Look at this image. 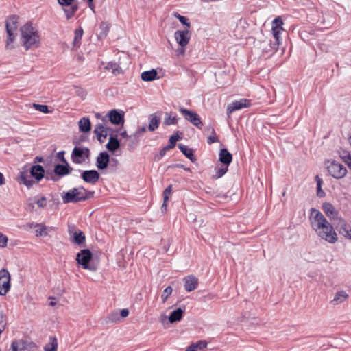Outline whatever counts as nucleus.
I'll use <instances>...</instances> for the list:
<instances>
[{"instance_id": "393cba45", "label": "nucleus", "mask_w": 351, "mask_h": 351, "mask_svg": "<svg viewBox=\"0 0 351 351\" xmlns=\"http://www.w3.org/2000/svg\"><path fill=\"white\" fill-rule=\"evenodd\" d=\"M127 141L128 150L130 152H134L139 143V138L137 135V132H134L132 135H130L127 139Z\"/></svg>"}, {"instance_id": "1a4fd4ad", "label": "nucleus", "mask_w": 351, "mask_h": 351, "mask_svg": "<svg viewBox=\"0 0 351 351\" xmlns=\"http://www.w3.org/2000/svg\"><path fill=\"white\" fill-rule=\"evenodd\" d=\"M10 289V275L5 269L0 270V295H5Z\"/></svg>"}, {"instance_id": "680f3d73", "label": "nucleus", "mask_w": 351, "mask_h": 351, "mask_svg": "<svg viewBox=\"0 0 351 351\" xmlns=\"http://www.w3.org/2000/svg\"><path fill=\"white\" fill-rule=\"evenodd\" d=\"M11 349L12 351H21L18 345L17 340H13L11 343Z\"/></svg>"}, {"instance_id": "79ce46f5", "label": "nucleus", "mask_w": 351, "mask_h": 351, "mask_svg": "<svg viewBox=\"0 0 351 351\" xmlns=\"http://www.w3.org/2000/svg\"><path fill=\"white\" fill-rule=\"evenodd\" d=\"M315 180L317 182V195L322 197L325 195V192L322 189V180L318 176H316Z\"/></svg>"}, {"instance_id": "f3484780", "label": "nucleus", "mask_w": 351, "mask_h": 351, "mask_svg": "<svg viewBox=\"0 0 351 351\" xmlns=\"http://www.w3.org/2000/svg\"><path fill=\"white\" fill-rule=\"evenodd\" d=\"M72 171L73 168L69 166L68 162L64 165H56L53 169L54 173L61 177L70 174Z\"/></svg>"}, {"instance_id": "c9c22d12", "label": "nucleus", "mask_w": 351, "mask_h": 351, "mask_svg": "<svg viewBox=\"0 0 351 351\" xmlns=\"http://www.w3.org/2000/svg\"><path fill=\"white\" fill-rule=\"evenodd\" d=\"M83 29L82 27L76 29L74 32V39L73 45L74 47H79L81 44V40L83 36Z\"/></svg>"}, {"instance_id": "f8f14e48", "label": "nucleus", "mask_w": 351, "mask_h": 351, "mask_svg": "<svg viewBox=\"0 0 351 351\" xmlns=\"http://www.w3.org/2000/svg\"><path fill=\"white\" fill-rule=\"evenodd\" d=\"M99 173L96 170H86L82 171L81 178L87 183L95 184L99 179Z\"/></svg>"}, {"instance_id": "4c0bfd02", "label": "nucleus", "mask_w": 351, "mask_h": 351, "mask_svg": "<svg viewBox=\"0 0 351 351\" xmlns=\"http://www.w3.org/2000/svg\"><path fill=\"white\" fill-rule=\"evenodd\" d=\"M178 132H179L178 131L176 134L170 136L169 140V144L166 145L169 149H172L173 148H174L176 145V142L181 139V137H180L178 135Z\"/></svg>"}, {"instance_id": "13d9d810", "label": "nucleus", "mask_w": 351, "mask_h": 351, "mask_svg": "<svg viewBox=\"0 0 351 351\" xmlns=\"http://www.w3.org/2000/svg\"><path fill=\"white\" fill-rule=\"evenodd\" d=\"M46 197H42L40 199H38L36 201V204L38 206V207L40 208H44L45 206H46Z\"/></svg>"}, {"instance_id": "5701e85b", "label": "nucleus", "mask_w": 351, "mask_h": 351, "mask_svg": "<svg viewBox=\"0 0 351 351\" xmlns=\"http://www.w3.org/2000/svg\"><path fill=\"white\" fill-rule=\"evenodd\" d=\"M106 146L107 149L111 152H114L117 150L120 147V142L117 138V136L111 135L109 138V141Z\"/></svg>"}, {"instance_id": "c756f323", "label": "nucleus", "mask_w": 351, "mask_h": 351, "mask_svg": "<svg viewBox=\"0 0 351 351\" xmlns=\"http://www.w3.org/2000/svg\"><path fill=\"white\" fill-rule=\"evenodd\" d=\"M149 120L148 130L154 132L158 128L160 119L155 114H152L149 116Z\"/></svg>"}, {"instance_id": "f03ea898", "label": "nucleus", "mask_w": 351, "mask_h": 351, "mask_svg": "<svg viewBox=\"0 0 351 351\" xmlns=\"http://www.w3.org/2000/svg\"><path fill=\"white\" fill-rule=\"evenodd\" d=\"M22 45L26 49L37 47L40 42L38 32L31 23H26L21 27Z\"/></svg>"}, {"instance_id": "b1692460", "label": "nucleus", "mask_w": 351, "mask_h": 351, "mask_svg": "<svg viewBox=\"0 0 351 351\" xmlns=\"http://www.w3.org/2000/svg\"><path fill=\"white\" fill-rule=\"evenodd\" d=\"M17 342L21 351H32L36 347L34 342L27 340L20 339Z\"/></svg>"}, {"instance_id": "4d7b16f0", "label": "nucleus", "mask_w": 351, "mask_h": 351, "mask_svg": "<svg viewBox=\"0 0 351 351\" xmlns=\"http://www.w3.org/2000/svg\"><path fill=\"white\" fill-rule=\"evenodd\" d=\"M218 141H219V139H218L217 136H216V134L209 136L207 139V143L209 145H210L213 143L218 142Z\"/></svg>"}, {"instance_id": "c03bdc74", "label": "nucleus", "mask_w": 351, "mask_h": 351, "mask_svg": "<svg viewBox=\"0 0 351 351\" xmlns=\"http://www.w3.org/2000/svg\"><path fill=\"white\" fill-rule=\"evenodd\" d=\"M173 15H174L175 17H176L179 20V21L182 24H183L184 25L186 26L187 27H190V23L189 22V19L186 17L180 15L178 12H175L173 14Z\"/></svg>"}, {"instance_id": "8fccbe9b", "label": "nucleus", "mask_w": 351, "mask_h": 351, "mask_svg": "<svg viewBox=\"0 0 351 351\" xmlns=\"http://www.w3.org/2000/svg\"><path fill=\"white\" fill-rule=\"evenodd\" d=\"M7 325V319L3 313H0V331L3 332Z\"/></svg>"}, {"instance_id": "423d86ee", "label": "nucleus", "mask_w": 351, "mask_h": 351, "mask_svg": "<svg viewBox=\"0 0 351 351\" xmlns=\"http://www.w3.org/2000/svg\"><path fill=\"white\" fill-rule=\"evenodd\" d=\"M90 149L88 147L75 146L71 153V160L73 163L82 164L90 156Z\"/></svg>"}, {"instance_id": "2f4dec72", "label": "nucleus", "mask_w": 351, "mask_h": 351, "mask_svg": "<svg viewBox=\"0 0 351 351\" xmlns=\"http://www.w3.org/2000/svg\"><path fill=\"white\" fill-rule=\"evenodd\" d=\"M157 74V71L155 69L146 71L141 73V79L145 82H151L156 78Z\"/></svg>"}, {"instance_id": "6e6d98bb", "label": "nucleus", "mask_w": 351, "mask_h": 351, "mask_svg": "<svg viewBox=\"0 0 351 351\" xmlns=\"http://www.w3.org/2000/svg\"><path fill=\"white\" fill-rule=\"evenodd\" d=\"M83 196H84V201H86L88 199L93 198L95 194L94 191H86L84 189V191H83Z\"/></svg>"}, {"instance_id": "4be33fe9", "label": "nucleus", "mask_w": 351, "mask_h": 351, "mask_svg": "<svg viewBox=\"0 0 351 351\" xmlns=\"http://www.w3.org/2000/svg\"><path fill=\"white\" fill-rule=\"evenodd\" d=\"M322 208L326 216L328 217L330 219H334L337 217L338 212L330 203H324Z\"/></svg>"}, {"instance_id": "052dcab7", "label": "nucleus", "mask_w": 351, "mask_h": 351, "mask_svg": "<svg viewBox=\"0 0 351 351\" xmlns=\"http://www.w3.org/2000/svg\"><path fill=\"white\" fill-rule=\"evenodd\" d=\"M64 154H65V152L64 151H61V152H59L58 154H57V157L60 159V161H62L63 163H66L67 160H66V158H64Z\"/></svg>"}, {"instance_id": "bf43d9fd", "label": "nucleus", "mask_w": 351, "mask_h": 351, "mask_svg": "<svg viewBox=\"0 0 351 351\" xmlns=\"http://www.w3.org/2000/svg\"><path fill=\"white\" fill-rule=\"evenodd\" d=\"M273 23L274 24V25L273 27H282L281 26L283 25V21L281 19V18L280 16H278L273 21Z\"/></svg>"}, {"instance_id": "5fc2aeb1", "label": "nucleus", "mask_w": 351, "mask_h": 351, "mask_svg": "<svg viewBox=\"0 0 351 351\" xmlns=\"http://www.w3.org/2000/svg\"><path fill=\"white\" fill-rule=\"evenodd\" d=\"M193 344L195 345L197 350H202L204 348H206L207 346V342L204 340H199Z\"/></svg>"}, {"instance_id": "6ab92c4d", "label": "nucleus", "mask_w": 351, "mask_h": 351, "mask_svg": "<svg viewBox=\"0 0 351 351\" xmlns=\"http://www.w3.org/2000/svg\"><path fill=\"white\" fill-rule=\"evenodd\" d=\"M30 175L37 181L41 180L45 177V169L42 165H32L29 169Z\"/></svg>"}, {"instance_id": "ddd939ff", "label": "nucleus", "mask_w": 351, "mask_h": 351, "mask_svg": "<svg viewBox=\"0 0 351 351\" xmlns=\"http://www.w3.org/2000/svg\"><path fill=\"white\" fill-rule=\"evenodd\" d=\"M74 0H58L59 4L62 6H69V8L64 9L66 17L67 19H71L78 10V5L77 4L73 5Z\"/></svg>"}, {"instance_id": "72a5a7b5", "label": "nucleus", "mask_w": 351, "mask_h": 351, "mask_svg": "<svg viewBox=\"0 0 351 351\" xmlns=\"http://www.w3.org/2000/svg\"><path fill=\"white\" fill-rule=\"evenodd\" d=\"M105 69L112 70V73L114 75H117L123 73V70L120 66L114 62H109L105 66Z\"/></svg>"}, {"instance_id": "c85d7f7f", "label": "nucleus", "mask_w": 351, "mask_h": 351, "mask_svg": "<svg viewBox=\"0 0 351 351\" xmlns=\"http://www.w3.org/2000/svg\"><path fill=\"white\" fill-rule=\"evenodd\" d=\"M79 129L82 132H88L91 130L90 121L87 117H82L78 122Z\"/></svg>"}, {"instance_id": "a18cd8bd", "label": "nucleus", "mask_w": 351, "mask_h": 351, "mask_svg": "<svg viewBox=\"0 0 351 351\" xmlns=\"http://www.w3.org/2000/svg\"><path fill=\"white\" fill-rule=\"evenodd\" d=\"M173 289L171 286L167 287L165 290L163 291V293L161 295V298L162 299V302L165 303L169 296L172 293Z\"/></svg>"}, {"instance_id": "412c9836", "label": "nucleus", "mask_w": 351, "mask_h": 351, "mask_svg": "<svg viewBox=\"0 0 351 351\" xmlns=\"http://www.w3.org/2000/svg\"><path fill=\"white\" fill-rule=\"evenodd\" d=\"M219 160L224 165L228 166L232 160V155L226 148H223L219 152Z\"/></svg>"}, {"instance_id": "ea45409f", "label": "nucleus", "mask_w": 351, "mask_h": 351, "mask_svg": "<svg viewBox=\"0 0 351 351\" xmlns=\"http://www.w3.org/2000/svg\"><path fill=\"white\" fill-rule=\"evenodd\" d=\"M172 191V185L168 186L163 191V204L162 205V209L165 208L167 206V202L169 200V196Z\"/></svg>"}, {"instance_id": "a878e982", "label": "nucleus", "mask_w": 351, "mask_h": 351, "mask_svg": "<svg viewBox=\"0 0 351 351\" xmlns=\"http://www.w3.org/2000/svg\"><path fill=\"white\" fill-rule=\"evenodd\" d=\"M184 313V310L182 309L181 308H178L173 311L169 316V322L174 323L180 321L183 317Z\"/></svg>"}, {"instance_id": "cd10ccee", "label": "nucleus", "mask_w": 351, "mask_h": 351, "mask_svg": "<svg viewBox=\"0 0 351 351\" xmlns=\"http://www.w3.org/2000/svg\"><path fill=\"white\" fill-rule=\"evenodd\" d=\"M348 298V294L343 290L337 291L331 303L334 305H337L342 303Z\"/></svg>"}, {"instance_id": "0e129e2a", "label": "nucleus", "mask_w": 351, "mask_h": 351, "mask_svg": "<svg viewBox=\"0 0 351 351\" xmlns=\"http://www.w3.org/2000/svg\"><path fill=\"white\" fill-rule=\"evenodd\" d=\"M119 313L120 317H126L129 315V311L128 308H123Z\"/></svg>"}, {"instance_id": "e433bc0d", "label": "nucleus", "mask_w": 351, "mask_h": 351, "mask_svg": "<svg viewBox=\"0 0 351 351\" xmlns=\"http://www.w3.org/2000/svg\"><path fill=\"white\" fill-rule=\"evenodd\" d=\"M171 113L166 112V117L164 119V125H176L178 123V118L176 116L172 117Z\"/></svg>"}, {"instance_id": "603ef678", "label": "nucleus", "mask_w": 351, "mask_h": 351, "mask_svg": "<svg viewBox=\"0 0 351 351\" xmlns=\"http://www.w3.org/2000/svg\"><path fill=\"white\" fill-rule=\"evenodd\" d=\"M170 150L167 146H165L160 151L159 154L155 156V160L159 161L164 157L167 151Z\"/></svg>"}, {"instance_id": "6e6552de", "label": "nucleus", "mask_w": 351, "mask_h": 351, "mask_svg": "<svg viewBox=\"0 0 351 351\" xmlns=\"http://www.w3.org/2000/svg\"><path fill=\"white\" fill-rule=\"evenodd\" d=\"M327 169L329 174L336 179H341L343 178L347 173V169L346 167L336 161H332L327 167Z\"/></svg>"}, {"instance_id": "9d476101", "label": "nucleus", "mask_w": 351, "mask_h": 351, "mask_svg": "<svg viewBox=\"0 0 351 351\" xmlns=\"http://www.w3.org/2000/svg\"><path fill=\"white\" fill-rule=\"evenodd\" d=\"M250 105L251 101L249 99H241L239 100H236L228 105L227 108V114L229 115L236 110L250 107Z\"/></svg>"}, {"instance_id": "09e8293b", "label": "nucleus", "mask_w": 351, "mask_h": 351, "mask_svg": "<svg viewBox=\"0 0 351 351\" xmlns=\"http://www.w3.org/2000/svg\"><path fill=\"white\" fill-rule=\"evenodd\" d=\"M35 227L39 228L36 230V237L42 236L43 234V233H45V235L47 234V232H45L46 227L45 226L39 224V223H36L35 225Z\"/></svg>"}, {"instance_id": "a19ab883", "label": "nucleus", "mask_w": 351, "mask_h": 351, "mask_svg": "<svg viewBox=\"0 0 351 351\" xmlns=\"http://www.w3.org/2000/svg\"><path fill=\"white\" fill-rule=\"evenodd\" d=\"M107 319V323H117L120 321L121 317L119 316V312L117 311H115L110 313Z\"/></svg>"}, {"instance_id": "338daca9", "label": "nucleus", "mask_w": 351, "mask_h": 351, "mask_svg": "<svg viewBox=\"0 0 351 351\" xmlns=\"http://www.w3.org/2000/svg\"><path fill=\"white\" fill-rule=\"evenodd\" d=\"M185 351H197V350L196 349L195 345L192 343L186 349Z\"/></svg>"}, {"instance_id": "f257e3e1", "label": "nucleus", "mask_w": 351, "mask_h": 351, "mask_svg": "<svg viewBox=\"0 0 351 351\" xmlns=\"http://www.w3.org/2000/svg\"><path fill=\"white\" fill-rule=\"evenodd\" d=\"M310 220L312 228L322 239L330 243H335L337 241L338 237L333 226L320 211L311 208Z\"/></svg>"}, {"instance_id": "a211bd4d", "label": "nucleus", "mask_w": 351, "mask_h": 351, "mask_svg": "<svg viewBox=\"0 0 351 351\" xmlns=\"http://www.w3.org/2000/svg\"><path fill=\"white\" fill-rule=\"evenodd\" d=\"M109 119L114 125L123 124L124 123V114L117 110H112L109 112Z\"/></svg>"}, {"instance_id": "9b49d317", "label": "nucleus", "mask_w": 351, "mask_h": 351, "mask_svg": "<svg viewBox=\"0 0 351 351\" xmlns=\"http://www.w3.org/2000/svg\"><path fill=\"white\" fill-rule=\"evenodd\" d=\"M336 229L339 231V234H342L346 239L351 240V226L345 219L342 218L338 219Z\"/></svg>"}, {"instance_id": "0eeeda50", "label": "nucleus", "mask_w": 351, "mask_h": 351, "mask_svg": "<svg viewBox=\"0 0 351 351\" xmlns=\"http://www.w3.org/2000/svg\"><path fill=\"white\" fill-rule=\"evenodd\" d=\"M179 111L184 116L185 119L199 129H202L203 123L200 117L195 112L189 110L182 106L179 107Z\"/></svg>"}, {"instance_id": "69168bd1", "label": "nucleus", "mask_w": 351, "mask_h": 351, "mask_svg": "<svg viewBox=\"0 0 351 351\" xmlns=\"http://www.w3.org/2000/svg\"><path fill=\"white\" fill-rule=\"evenodd\" d=\"M206 131L207 132L210 133L211 134H215V131L213 127L211 125H209L206 127Z\"/></svg>"}, {"instance_id": "aec40b11", "label": "nucleus", "mask_w": 351, "mask_h": 351, "mask_svg": "<svg viewBox=\"0 0 351 351\" xmlns=\"http://www.w3.org/2000/svg\"><path fill=\"white\" fill-rule=\"evenodd\" d=\"M107 130H108V128H105L101 123H99L95 126L94 133L96 134L97 140L101 143H104V139H106L107 137Z\"/></svg>"}, {"instance_id": "2eb2a0df", "label": "nucleus", "mask_w": 351, "mask_h": 351, "mask_svg": "<svg viewBox=\"0 0 351 351\" xmlns=\"http://www.w3.org/2000/svg\"><path fill=\"white\" fill-rule=\"evenodd\" d=\"M184 282V289L191 292L197 288L198 278L193 275H189L183 278Z\"/></svg>"}, {"instance_id": "864d4df0", "label": "nucleus", "mask_w": 351, "mask_h": 351, "mask_svg": "<svg viewBox=\"0 0 351 351\" xmlns=\"http://www.w3.org/2000/svg\"><path fill=\"white\" fill-rule=\"evenodd\" d=\"M8 239L7 236L0 232V247H5L7 246Z\"/></svg>"}, {"instance_id": "4468645a", "label": "nucleus", "mask_w": 351, "mask_h": 351, "mask_svg": "<svg viewBox=\"0 0 351 351\" xmlns=\"http://www.w3.org/2000/svg\"><path fill=\"white\" fill-rule=\"evenodd\" d=\"M110 162V155L106 152H100L97 157L96 166L98 169L103 170L108 167Z\"/></svg>"}, {"instance_id": "7ed1b4c3", "label": "nucleus", "mask_w": 351, "mask_h": 351, "mask_svg": "<svg viewBox=\"0 0 351 351\" xmlns=\"http://www.w3.org/2000/svg\"><path fill=\"white\" fill-rule=\"evenodd\" d=\"M84 191V187L79 186L77 188H73L67 192L64 193L62 195V201L64 204L68 203H77L79 202L84 201L83 191Z\"/></svg>"}, {"instance_id": "20e7f679", "label": "nucleus", "mask_w": 351, "mask_h": 351, "mask_svg": "<svg viewBox=\"0 0 351 351\" xmlns=\"http://www.w3.org/2000/svg\"><path fill=\"white\" fill-rule=\"evenodd\" d=\"M19 17L16 15L10 16L6 20V32L8 34V38L6 42V47L8 49H12V45L11 43L14 40V35L13 32L17 29V23H18Z\"/></svg>"}, {"instance_id": "58836bf2", "label": "nucleus", "mask_w": 351, "mask_h": 351, "mask_svg": "<svg viewBox=\"0 0 351 351\" xmlns=\"http://www.w3.org/2000/svg\"><path fill=\"white\" fill-rule=\"evenodd\" d=\"M280 44V40H271L269 43V49H265L266 52H271V53H274L278 49L279 45Z\"/></svg>"}, {"instance_id": "dca6fc26", "label": "nucleus", "mask_w": 351, "mask_h": 351, "mask_svg": "<svg viewBox=\"0 0 351 351\" xmlns=\"http://www.w3.org/2000/svg\"><path fill=\"white\" fill-rule=\"evenodd\" d=\"M189 34V31L187 29L184 31L178 30L175 32L174 36L177 43L181 47H184L187 45L190 40V36Z\"/></svg>"}, {"instance_id": "7c9ffc66", "label": "nucleus", "mask_w": 351, "mask_h": 351, "mask_svg": "<svg viewBox=\"0 0 351 351\" xmlns=\"http://www.w3.org/2000/svg\"><path fill=\"white\" fill-rule=\"evenodd\" d=\"M19 182L23 184L27 187H30L33 185L34 182L29 179L27 171H21L19 176Z\"/></svg>"}, {"instance_id": "de8ad7c7", "label": "nucleus", "mask_w": 351, "mask_h": 351, "mask_svg": "<svg viewBox=\"0 0 351 351\" xmlns=\"http://www.w3.org/2000/svg\"><path fill=\"white\" fill-rule=\"evenodd\" d=\"M228 167V166H226L224 167L216 168L215 169L216 174L214 176V177L215 178H221L227 172Z\"/></svg>"}, {"instance_id": "49530a36", "label": "nucleus", "mask_w": 351, "mask_h": 351, "mask_svg": "<svg viewBox=\"0 0 351 351\" xmlns=\"http://www.w3.org/2000/svg\"><path fill=\"white\" fill-rule=\"evenodd\" d=\"M282 27H272V34L274 36V39L276 40H280V34L282 30Z\"/></svg>"}, {"instance_id": "3c124183", "label": "nucleus", "mask_w": 351, "mask_h": 351, "mask_svg": "<svg viewBox=\"0 0 351 351\" xmlns=\"http://www.w3.org/2000/svg\"><path fill=\"white\" fill-rule=\"evenodd\" d=\"M340 156L343 160V161L348 164V166L351 165V155L350 153L344 151L340 155Z\"/></svg>"}, {"instance_id": "e2e57ef3", "label": "nucleus", "mask_w": 351, "mask_h": 351, "mask_svg": "<svg viewBox=\"0 0 351 351\" xmlns=\"http://www.w3.org/2000/svg\"><path fill=\"white\" fill-rule=\"evenodd\" d=\"M60 178H61V176H58V175H56V174H55V173H54V175H51V177H49L48 176H47L45 177V178H46L47 180H53V182H57V181H58V180H60Z\"/></svg>"}, {"instance_id": "473e14b6", "label": "nucleus", "mask_w": 351, "mask_h": 351, "mask_svg": "<svg viewBox=\"0 0 351 351\" xmlns=\"http://www.w3.org/2000/svg\"><path fill=\"white\" fill-rule=\"evenodd\" d=\"M58 340L56 337L50 336L49 342L44 346L45 351H57Z\"/></svg>"}, {"instance_id": "37998d69", "label": "nucleus", "mask_w": 351, "mask_h": 351, "mask_svg": "<svg viewBox=\"0 0 351 351\" xmlns=\"http://www.w3.org/2000/svg\"><path fill=\"white\" fill-rule=\"evenodd\" d=\"M32 106L35 110L42 112L45 114L51 113L52 112L51 110H49V107L47 105L37 104L34 103L32 104Z\"/></svg>"}, {"instance_id": "39448f33", "label": "nucleus", "mask_w": 351, "mask_h": 351, "mask_svg": "<svg viewBox=\"0 0 351 351\" xmlns=\"http://www.w3.org/2000/svg\"><path fill=\"white\" fill-rule=\"evenodd\" d=\"M92 257L93 254L90 250L84 249L77 254L76 261L79 265H82L83 269L94 271L96 270V267L89 264Z\"/></svg>"}, {"instance_id": "bb28decb", "label": "nucleus", "mask_w": 351, "mask_h": 351, "mask_svg": "<svg viewBox=\"0 0 351 351\" xmlns=\"http://www.w3.org/2000/svg\"><path fill=\"white\" fill-rule=\"evenodd\" d=\"M180 150L182 152V154L191 162H194L196 160L195 158L194 157L193 154V150L191 148H189L188 146L184 145L183 144L179 143L178 145Z\"/></svg>"}, {"instance_id": "774afa93", "label": "nucleus", "mask_w": 351, "mask_h": 351, "mask_svg": "<svg viewBox=\"0 0 351 351\" xmlns=\"http://www.w3.org/2000/svg\"><path fill=\"white\" fill-rule=\"evenodd\" d=\"M5 183L4 176L0 172V186L3 185Z\"/></svg>"}, {"instance_id": "f704fd0d", "label": "nucleus", "mask_w": 351, "mask_h": 351, "mask_svg": "<svg viewBox=\"0 0 351 351\" xmlns=\"http://www.w3.org/2000/svg\"><path fill=\"white\" fill-rule=\"evenodd\" d=\"M85 235L83 232H74L72 242L79 245H83L85 243Z\"/></svg>"}]
</instances>
